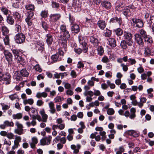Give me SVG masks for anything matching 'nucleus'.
I'll list each match as a JSON object with an SVG mask.
<instances>
[{"mask_svg": "<svg viewBox=\"0 0 154 154\" xmlns=\"http://www.w3.org/2000/svg\"><path fill=\"white\" fill-rule=\"evenodd\" d=\"M109 59L106 56H104L101 59V61L104 63H107L109 62Z\"/></svg>", "mask_w": 154, "mask_h": 154, "instance_id": "obj_64", "label": "nucleus"}, {"mask_svg": "<svg viewBox=\"0 0 154 154\" xmlns=\"http://www.w3.org/2000/svg\"><path fill=\"white\" fill-rule=\"evenodd\" d=\"M12 15L16 20H18L21 18L20 14L17 11L13 12Z\"/></svg>", "mask_w": 154, "mask_h": 154, "instance_id": "obj_47", "label": "nucleus"}, {"mask_svg": "<svg viewBox=\"0 0 154 154\" xmlns=\"http://www.w3.org/2000/svg\"><path fill=\"white\" fill-rule=\"evenodd\" d=\"M6 21L9 24L12 25L14 23V20L12 16L8 15L6 17Z\"/></svg>", "mask_w": 154, "mask_h": 154, "instance_id": "obj_35", "label": "nucleus"}, {"mask_svg": "<svg viewBox=\"0 0 154 154\" xmlns=\"http://www.w3.org/2000/svg\"><path fill=\"white\" fill-rule=\"evenodd\" d=\"M82 3L80 0H73L72 6L76 11H79L80 10Z\"/></svg>", "mask_w": 154, "mask_h": 154, "instance_id": "obj_9", "label": "nucleus"}, {"mask_svg": "<svg viewBox=\"0 0 154 154\" xmlns=\"http://www.w3.org/2000/svg\"><path fill=\"white\" fill-rule=\"evenodd\" d=\"M39 113L42 116V121L44 122H47L48 116L45 114L44 109H42L39 112Z\"/></svg>", "mask_w": 154, "mask_h": 154, "instance_id": "obj_25", "label": "nucleus"}, {"mask_svg": "<svg viewBox=\"0 0 154 154\" xmlns=\"http://www.w3.org/2000/svg\"><path fill=\"white\" fill-rule=\"evenodd\" d=\"M12 51L15 59H16L20 56V51L19 50L14 49L12 50Z\"/></svg>", "mask_w": 154, "mask_h": 154, "instance_id": "obj_52", "label": "nucleus"}, {"mask_svg": "<svg viewBox=\"0 0 154 154\" xmlns=\"http://www.w3.org/2000/svg\"><path fill=\"white\" fill-rule=\"evenodd\" d=\"M61 34V35L59 37V39L62 41H64L63 42H65L66 43V40L69 38L70 36L69 32L67 30Z\"/></svg>", "mask_w": 154, "mask_h": 154, "instance_id": "obj_11", "label": "nucleus"}, {"mask_svg": "<svg viewBox=\"0 0 154 154\" xmlns=\"http://www.w3.org/2000/svg\"><path fill=\"white\" fill-rule=\"evenodd\" d=\"M14 125V123L12 122H9L6 120L4 122L3 124L0 125V128L2 129H5L6 127H13Z\"/></svg>", "mask_w": 154, "mask_h": 154, "instance_id": "obj_13", "label": "nucleus"}, {"mask_svg": "<svg viewBox=\"0 0 154 154\" xmlns=\"http://www.w3.org/2000/svg\"><path fill=\"white\" fill-rule=\"evenodd\" d=\"M90 41L91 44L95 47H97L99 43V41L97 38L93 36H91L90 37Z\"/></svg>", "mask_w": 154, "mask_h": 154, "instance_id": "obj_19", "label": "nucleus"}, {"mask_svg": "<svg viewBox=\"0 0 154 154\" xmlns=\"http://www.w3.org/2000/svg\"><path fill=\"white\" fill-rule=\"evenodd\" d=\"M153 21L154 23L152 25V30L153 32H154V15L152 16H150V19L147 20L148 26H150L152 23V21Z\"/></svg>", "mask_w": 154, "mask_h": 154, "instance_id": "obj_34", "label": "nucleus"}, {"mask_svg": "<svg viewBox=\"0 0 154 154\" xmlns=\"http://www.w3.org/2000/svg\"><path fill=\"white\" fill-rule=\"evenodd\" d=\"M80 148L81 146L79 144H77V145L73 144L71 146V149L74 150L73 153L75 154H77L78 153L79 149Z\"/></svg>", "mask_w": 154, "mask_h": 154, "instance_id": "obj_30", "label": "nucleus"}, {"mask_svg": "<svg viewBox=\"0 0 154 154\" xmlns=\"http://www.w3.org/2000/svg\"><path fill=\"white\" fill-rule=\"evenodd\" d=\"M84 95L85 96H87V95H89L90 97H92L93 96L94 92L91 91H85L84 93Z\"/></svg>", "mask_w": 154, "mask_h": 154, "instance_id": "obj_58", "label": "nucleus"}, {"mask_svg": "<svg viewBox=\"0 0 154 154\" xmlns=\"http://www.w3.org/2000/svg\"><path fill=\"white\" fill-rule=\"evenodd\" d=\"M48 10L47 9L43 10L40 13V15L42 18H46L48 16Z\"/></svg>", "mask_w": 154, "mask_h": 154, "instance_id": "obj_50", "label": "nucleus"}, {"mask_svg": "<svg viewBox=\"0 0 154 154\" xmlns=\"http://www.w3.org/2000/svg\"><path fill=\"white\" fill-rule=\"evenodd\" d=\"M20 75L19 71H16L13 76V78L18 81L22 80V78Z\"/></svg>", "mask_w": 154, "mask_h": 154, "instance_id": "obj_31", "label": "nucleus"}, {"mask_svg": "<svg viewBox=\"0 0 154 154\" xmlns=\"http://www.w3.org/2000/svg\"><path fill=\"white\" fill-rule=\"evenodd\" d=\"M97 25L101 29L103 30L106 26V23L104 20H99L97 21Z\"/></svg>", "mask_w": 154, "mask_h": 154, "instance_id": "obj_21", "label": "nucleus"}, {"mask_svg": "<svg viewBox=\"0 0 154 154\" xmlns=\"http://www.w3.org/2000/svg\"><path fill=\"white\" fill-rule=\"evenodd\" d=\"M23 129H17L14 130V132L19 135H20L23 134Z\"/></svg>", "mask_w": 154, "mask_h": 154, "instance_id": "obj_60", "label": "nucleus"}, {"mask_svg": "<svg viewBox=\"0 0 154 154\" xmlns=\"http://www.w3.org/2000/svg\"><path fill=\"white\" fill-rule=\"evenodd\" d=\"M115 151L116 152V154H122L125 151V148L123 146H121L118 148H115Z\"/></svg>", "mask_w": 154, "mask_h": 154, "instance_id": "obj_38", "label": "nucleus"}, {"mask_svg": "<svg viewBox=\"0 0 154 154\" xmlns=\"http://www.w3.org/2000/svg\"><path fill=\"white\" fill-rule=\"evenodd\" d=\"M116 34L117 35H121L123 33V31L122 29L120 28H118L117 29L114 30Z\"/></svg>", "mask_w": 154, "mask_h": 154, "instance_id": "obj_51", "label": "nucleus"}, {"mask_svg": "<svg viewBox=\"0 0 154 154\" xmlns=\"http://www.w3.org/2000/svg\"><path fill=\"white\" fill-rule=\"evenodd\" d=\"M47 94L45 92L42 93L38 92L36 95V97L38 98H40L42 97L45 98L47 96Z\"/></svg>", "mask_w": 154, "mask_h": 154, "instance_id": "obj_43", "label": "nucleus"}, {"mask_svg": "<svg viewBox=\"0 0 154 154\" xmlns=\"http://www.w3.org/2000/svg\"><path fill=\"white\" fill-rule=\"evenodd\" d=\"M61 17V15L59 13L51 14L50 16V20H54L57 21L60 19Z\"/></svg>", "mask_w": 154, "mask_h": 154, "instance_id": "obj_20", "label": "nucleus"}, {"mask_svg": "<svg viewBox=\"0 0 154 154\" xmlns=\"http://www.w3.org/2000/svg\"><path fill=\"white\" fill-rule=\"evenodd\" d=\"M125 5L124 4L121 3L116 6L115 8V10L118 11L119 12H121L124 10L125 7Z\"/></svg>", "mask_w": 154, "mask_h": 154, "instance_id": "obj_27", "label": "nucleus"}, {"mask_svg": "<svg viewBox=\"0 0 154 154\" xmlns=\"http://www.w3.org/2000/svg\"><path fill=\"white\" fill-rule=\"evenodd\" d=\"M51 58L54 62H56L61 60L62 59V57L59 56V54H56L52 55Z\"/></svg>", "mask_w": 154, "mask_h": 154, "instance_id": "obj_32", "label": "nucleus"}, {"mask_svg": "<svg viewBox=\"0 0 154 154\" xmlns=\"http://www.w3.org/2000/svg\"><path fill=\"white\" fill-rule=\"evenodd\" d=\"M131 114L129 116V118L131 119H134L136 116L135 113L136 109L134 108H132L130 110Z\"/></svg>", "mask_w": 154, "mask_h": 154, "instance_id": "obj_46", "label": "nucleus"}, {"mask_svg": "<svg viewBox=\"0 0 154 154\" xmlns=\"http://www.w3.org/2000/svg\"><path fill=\"white\" fill-rule=\"evenodd\" d=\"M128 61L130 62L131 65L135 64L137 63V61L135 59L132 58H129L128 60Z\"/></svg>", "mask_w": 154, "mask_h": 154, "instance_id": "obj_62", "label": "nucleus"}, {"mask_svg": "<svg viewBox=\"0 0 154 154\" xmlns=\"http://www.w3.org/2000/svg\"><path fill=\"white\" fill-rule=\"evenodd\" d=\"M66 140L65 137H62L61 138L60 136H57L55 138V141L56 143H57L60 141L61 143L63 144L65 143Z\"/></svg>", "mask_w": 154, "mask_h": 154, "instance_id": "obj_28", "label": "nucleus"}, {"mask_svg": "<svg viewBox=\"0 0 154 154\" xmlns=\"http://www.w3.org/2000/svg\"><path fill=\"white\" fill-rule=\"evenodd\" d=\"M98 54L100 56L102 55L104 53V51L103 48L101 46H99L97 49Z\"/></svg>", "mask_w": 154, "mask_h": 154, "instance_id": "obj_54", "label": "nucleus"}, {"mask_svg": "<svg viewBox=\"0 0 154 154\" xmlns=\"http://www.w3.org/2000/svg\"><path fill=\"white\" fill-rule=\"evenodd\" d=\"M63 97H61L60 96H57L54 98V101L56 103L57 102H60L63 100Z\"/></svg>", "mask_w": 154, "mask_h": 154, "instance_id": "obj_61", "label": "nucleus"}, {"mask_svg": "<svg viewBox=\"0 0 154 154\" xmlns=\"http://www.w3.org/2000/svg\"><path fill=\"white\" fill-rule=\"evenodd\" d=\"M42 26L43 28L45 30H47L48 28V25L45 22L43 21L42 22Z\"/></svg>", "mask_w": 154, "mask_h": 154, "instance_id": "obj_63", "label": "nucleus"}, {"mask_svg": "<svg viewBox=\"0 0 154 154\" xmlns=\"http://www.w3.org/2000/svg\"><path fill=\"white\" fill-rule=\"evenodd\" d=\"M11 77L10 74L8 72H6L4 73L0 71V81H6V84H10L11 82Z\"/></svg>", "mask_w": 154, "mask_h": 154, "instance_id": "obj_3", "label": "nucleus"}, {"mask_svg": "<svg viewBox=\"0 0 154 154\" xmlns=\"http://www.w3.org/2000/svg\"><path fill=\"white\" fill-rule=\"evenodd\" d=\"M67 50L66 43L65 42H62L61 44V48H59L58 53L57 54H59V56H61L62 58L64 54L67 51Z\"/></svg>", "mask_w": 154, "mask_h": 154, "instance_id": "obj_6", "label": "nucleus"}, {"mask_svg": "<svg viewBox=\"0 0 154 154\" xmlns=\"http://www.w3.org/2000/svg\"><path fill=\"white\" fill-rule=\"evenodd\" d=\"M25 38V35L22 33L17 34L14 37L15 42L19 44H21L24 42Z\"/></svg>", "mask_w": 154, "mask_h": 154, "instance_id": "obj_5", "label": "nucleus"}, {"mask_svg": "<svg viewBox=\"0 0 154 154\" xmlns=\"http://www.w3.org/2000/svg\"><path fill=\"white\" fill-rule=\"evenodd\" d=\"M34 103V100L32 98L29 99H26L23 100V103L25 105L27 104H29L30 105H32Z\"/></svg>", "mask_w": 154, "mask_h": 154, "instance_id": "obj_48", "label": "nucleus"}, {"mask_svg": "<svg viewBox=\"0 0 154 154\" xmlns=\"http://www.w3.org/2000/svg\"><path fill=\"white\" fill-rule=\"evenodd\" d=\"M95 130L97 131H100V135L102 136L101 139L103 141L106 138V132L104 131H103V128L101 127H96Z\"/></svg>", "mask_w": 154, "mask_h": 154, "instance_id": "obj_15", "label": "nucleus"}, {"mask_svg": "<svg viewBox=\"0 0 154 154\" xmlns=\"http://www.w3.org/2000/svg\"><path fill=\"white\" fill-rule=\"evenodd\" d=\"M101 4L103 7L107 9H110L111 7V5L110 2L108 1H103L102 2Z\"/></svg>", "mask_w": 154, "mask_h": 154, "instance_id": "obj_29", "label": "nucleus"}, {"mask_svg": "<svg viewBox=\"0 0 154 154\" xmlns=\"http://www.w3.org/2000/svg\"><path fill=\"white\" fill-rule=\"evenodd\" d=\"M142 37L139 34L136 33L134 35L135 41L138 45L141 46H143L144 44V42Z\"/></svg>", "mask_w": 154, "mask_h": 154, "instance_id": "obj_10", "label": "nucleus"}, {"mask_svg": "<svg viewBox=\"0 0 154 154\" xmlns=\"http://www.w3.org/2000/svg\"><path fill=\"white\" fill-rule=\"evenodd\" d=\"M109 22L112 23H117L120 25L121 24L122 22V19L119 16L111 18L110 19Z\"/></svg>", "mask_w": 154, "mask_h": 154, "instance_id": "obj_14", "label": "nucleus"}, {"mask_svg": "<svg viewBox=\"0 0 154 154\" xmlns=\"http://www.w3.org/2000/svg\"><path fill=\"white\" fill-rule=\"evenodd\" d=\"M60 29L61 30V32H60V33L61 34H63V32L67 31L66 29V25L63 24L61 25Z\"/></svg>", "mask_w": 154, "mask_h": 154, "instance_id": "obj_57", "label": "nucleus"}, {"mask_svg": "<svg viewBox=\"0 0 154 154\" xmlns=\"http://www.w3.org/2000/svg\"><path fill=\"white\" fill-rule=\"evenodd\" d=\"M23 117V114L21 113H17L16 114H13L12 115V118L14 119H20Z\"/></svg>", "mask_w": 154, "mask_h": 154, "instance_id": "obj_42", "label": "nucleus"}, {"mask_svg": "<svg viewBox=\"0 0 154 154\" xmlns=\"http://www.w3.org/2000/svg\"><path fill=\"white\" fill-rule=\"evenodd\" d=\"M124 38L128 41H133L132 40V35L129 32H124L123 33Z\"/></svg>", "mask_w": 154, "mask_h": 154, "instance_id": "obj_17", "label": "nucleus"}, {"mask_svg": "<svg viewBox=\"0 0 154 154\" xmlns=\"http://www.w3.org/2000/svg\"><path fill=\"white\" fill-rule=\"evenodd\" d=\"M0 10L3 14L5 15H7L10 11L7 8L4 6H2L0 8Z\"/></svg>", "mask_w": 154, "mask_h": 154, "instance_id": "obj_40", "label": "nucleus"}, {"mask_svg": "<svg viewBox=\"0 0 154 154\" xmlns=\"http://www.w3.org/2000/svg\"><path fill=\"white\" fill-rule=\"evenodd\" d=\"M46 41L48 45H51L53 42V38L51 33L47 34L45 35Z\"/></svg>", "mask_w": 154, "mask_h": 154, "instance_id": "obj_18", "label": "nucleus"}, {"mask_svg": "<svg viewBox=\"0 0 154 154\" xmlns=\"http://www.w3.org/2000/svg\"><path fill=\"white\" fill-rule=\"evenodd\" d=\"M34 13L33 11H30L27 12L25 21L28 26H30L32 25V18L34 16Z\"/></svg>", "mask_w": 154, "mask_h": 154, "instance_id": "obj_7", "label": "nucleus"}, {"mask_svg": "<svg viewBox=\"0 0 154 154\" xmlns=\"http://www.w3.org/2000/svg\"><path fill=\"white\" fill-rule=\"evenodd\" d=\"M71 30L72 33H77L80 31L79 26L76 23H73L71 25Z\"/></svg>", "mask_w": 154, "mask_h": 154, "instance_id": "obj_22", "label": "nucleus"}, {"mask_svg": "<svg viewBox=\"0 0 154 154\" xmlns=\"http://www.w3.org/2000/svg\"><path fill=\"white\" fill-rule=\"evenodd\" d=\"M48 105L50 108L49 110L50 112L53 114L56 112V109L54 107V104L52 102H50L48 103Z\"/></svg>", "mask_w": 154, "mask_h": 154, "instance_id": "obj_33", "label": "nucleus"}, {"mask_svg": "<svg viewBox=\"0 0 154 154\" xmlns=\"http://www.w3.org/2000/svg\"><path fill=\"white\" fill-rule=\"evenodd\" d=\"M9 35L5 36L3 37V41L5 45H8L10 43Z\"/></svg>", "mask_w": 154, "mask_h": 154, "instance_id": "obj_49", "label": "nucleus"}, {"mask_svg": "<svg viewBox=\"0 0 154 154\" xmlns=\"http://www.w3.org/2000/svg\"><path fill=\"white\" fill-rule=\"evenodd\" d=\"M19 72L21 76L23 77H27L29 75V73L25 69H22Z\"/></svg>", "mask_w": 154, "mask_h": 154, "instance_id": "obj_39", "label": "nucleus"}, {"mask_svg": "<svg viewBox=\"0 0 154 154\" xmlns=\"http://www.w3.org/2000/svg\"><path fill=\"white\" fill-rule=\"evenodd\" d=\"M38 140L36 137H33L32 138L31 142H29L31 147L32 149L35 148V145L38 143Z\"/></svg>", "mask_w": 154, "mask_h": 154, "instance_id": "obj_24", "label": "nucleus"}, {"mask_svg": "<svg viewBox=\"0 0 154 154\" xmlns=\"http://www.w3.org/2000/svg\"><path fill=\"white\" fill-rule=\"evenodd\" d=\"M107 114L109 115H112L114 114V110L112 108H108L107 111Z\"/></svg>", "mask_w": 154, "mask_h": 154, "instance_id": "obj_59", "label": "nucleus"}, {"mask_svg": "<svg viewBox=\"0 0 154 154\" xmlns=\"http://www.w3.org/2000/svg\"><path fill=\"white\" fill-rule=\"evenodd\" d=\"M52 137L49 136L48 137H45L44 138L41 140L40 142L42 145H44L49 144Z\"/></svg>", "mask_w": 154, "mask_h": 154, "instance_id": "obj_16", "label": "nucleus"}, {"mask_svg": "<svg viewBox=\"0 0 154 154\" xmlns=\"http://www.w3.org/2000/svg\"><path fill=\"white\" fill-rule=\"evenodd\" d=\"M131 23L134 27L141 28L144 25L143 20L141 19L133 17L131 18Z\"/></svg>", "mask_w": 154, "mask_h": 154, "instance_id": "obj_4", "label": "nucleus"}, {"mask_svg": "<svg viewBox=\"0 0 154 154\" xmlns=\"http://www.w3.org/2000/svg\"><path fill=\"white\" fill-rule=\"evenodd\" d=\"M135 8L133 5H129L125 7L122 13L125 17H129L131 15L132 12L135 10Z\"/></svg>", "mask_w": 154, "mask_h": 154, "instance_id": "obj_2", "label": "nucleus"}, {"mask_svg": "<svg viewBox=\"0 0 154 154\" xmlns=\"http://www.w3.org/2000/svg\"><path fill=\"white\" fill-rule=\"evenodd\" d=\"M86 37H83L81 35L79 36L78 39L80 43V47L82 48L83 52L86 53L88 50V46L86 42Z\"/></svg>", "mask_w": 154, "mask_h": 154, "instance_id": "obj_1", "label": "nucleus"}, {"mask_svg": "<svg viewBox=\"0 0 154 154\" xmlns=\"http://www.w3.org/2000/svg\"><path fill=\"white\" fill-rule=\"evenodd\" d=\"M51 6L53 8L56 9H57L60 6L59 4V3L54 1L52 2Z\"/></svg>", "mask_w": 154, "mask_h": 154, "instance_id": "obj_55", "label": "nucleus"}, {"mask_svg": "<svg viewBox=\"0 0 154 154\" xmlns=\"http://www.w3.org/2000/svg\"><path fill=\"white\" fill-rule=\"evenodd\" d=\"M26 9L30 11H33L35 9L34 5H33L29 4L26 5L25 6Z\"/></svg>", "mask_w": 154, "mask_h": 154, "instance_id": "obj_45", "label": "nucleus"}, {"mask_svg": "<svg viewBox=\"0 0 154 154\" xmlns=\"http://www.w3.org/2000/svg\"><path fill=\"white\" fill-rule=\"evenodd\" d=\"M143 38L145 42L148 44H149V45H151L153 42L152 38L149 35H147L145 37Z\"/></svg>", "mask_w": 154, "mask_h": 154, "instance_id": "obj_37", "label": "nucleus"}, {"mask_svg": "<svg viewBox=\"0 0 154 154\" xmlns=\"http://www.w3.org/2000/svg\"><path fill=\"white\" fill-rule=\"evenodd\" d=\"M111 30L108 29L107 28H106L104 30V32L103 34V35L105 37H109L111 35Z\"/></svg>", "mask_w": 154, "mask_h": 154, "instance_id": "obj_41", "label": "nucleus"}, {"mask_svg": "<svg viewBox=\"0 0 154 154\" xmlns=\"http://www.w3.org/2000/svg\"><path fill=\"white\" fill-rule=\"evenodd\" d=\"M132 44L133 41L123 40L121 42L120 45L123 49L126 50L128 46H131Z\"/></svg>", "mask_w": 154, "mask_h": 154, "instance_id": "obj_12", "label": "nucleus"}, {"mask_svg": "<svg viewBox=\"0 0 154 154\" xmlns=\"http://www.w3.org/2000/svg\"><path fill=\"white\" fill-rule=\"evenodd\" d=\"M1 30L2 34L4 36L9 35V29L5 26H2L1 27Z\"/></svg>", "mask_w": 154, "mask_h": 154, "instance_id": "obj_23", "label": "nucleus"}, {"mask_svg": "<svg viewBox=\"0 0 154 154\" xmlns=\"http://www.w3.org/2000/svg\"><path fill=\"white\" fill-rule=\"evenodd\" d=\"M139 32L140 34V35L143 38L147 35L146 32L142 29H141L139 30Z\"/></svg>", "mask_w": 154, "mask_h": 154, "instance_id": "obj_56", "label": "nucleus"}, {"mask_svg": "<svg viewBox=\"0 0 154 154\" xmlns=\"http://www.w3.org/2000/svg\"><path fill=\"white\" fill-rule=\"evenodd\" d=\"M4 54L6 60L8 61V64H11L12 61V55L8 51L4 50Z\"/></svg>", "mask_w": 154, "mask_h": 154, "instance_id": "obj_8", "label": "nucleus"}, {"mask_svg": "<svg viewBox=\"0 0 154 154\" xmlns=\"http://www.w3.org/2000/svg\"><path fill=\"white\" fill-rule=\"evenodd\" d=\"M126 133L128 135L132 136L134 137H137L138 136L137 132L134 130H129L126 131Z\"/></svg>", "mask_w": 154, "mask_h": 154, "instance_id": "obj_36", "label": "nucleus"}, {"mask_svg": "<svg viewBox=\"0 0 154 154\" xmlns=\"http://www.w3.org/2000/svg\"><path fill=\"white\" fill-rule=\"evenodd\" d=\"M36 48H38V50L43 51L44 49V45L42 42H37Z\"/></svg>", "mask_w": 154, "mask_h": 154, "instance_id": "obj_44", "label": "nucleus"}, {"mask_svg": "<svg viewBox=\"0 0 154 154\" xmlns=\"http://www.w3.org/2000/svg\"><path fill=\"white\" fill-rule=\"evenodd\" d=\"M16 59L18 60L20 64L22 65H24L25 63V60L24 58L22 56H20Z\"/></svg>", "mask_w": 154, "mask_h": 154, "instance_id": "obj_53", "label": "nucleus"}, {"mask_svg": "<svg viewBox=\"0 0 154 154\" xmlns=\"http://www.w3.org/2000/svg\"><path fill=\"white\" fill-rule=\"evenodd\" d=\"M108 43L111 47H115L116 46V41L114 38H109L107 39Z\"/></svg>", "mask_w": 154, "mask_h": 154, "instance_id": "obj_26", "label": "nucleus"}]
</instances>
